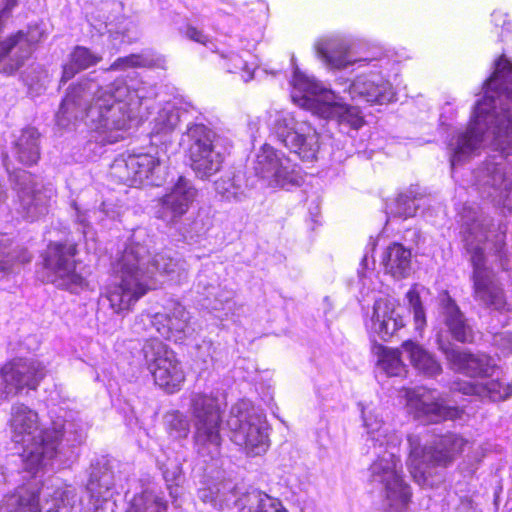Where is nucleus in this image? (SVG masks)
<instances>
[{"label":"nucleus","mask_w":512,"mask_h":512,"mask_svg":"<svg viewBox=\"0 0 512 512\" xmlns=\"http://www.w3.org/2000/svg\"><path fill=\"white\" fill-rule=\"evenodd\" d=\"M484 95L474 106L467 129L449 143L451 175L456 182L475 187L482 198L501 207L497 219L464 206L460 234L473 268L474 299L495 311L507 306L504 290L494 279L489 258L509 269L508 243L512 231L506 217L512 212V63L500 56L483 84Z\"/></svg>","instance_id":"obj_1"},{"label":"nucleus","mask_w":512,"mask_h":512,"mask_svg":"<svg viewBox=\"0 0 512 512\" xmlns=\"http://www.w3.org/2000/svg\"><path fill=\"white\" fill-rule=\"evenodd\" d=\"M153 91L136 77L117 78L102 86L88 76L71 84L56 113L59 127L69 128L85 120L90 130L83 152L93 160L104 152V147L125 138L135 118L136 110Z\"/></svg>","instance_id":"obj_2"},{"label":"nucleus","mask_w":512,"mask_h":512,"mask_svg":"<svg viewBox=\"0 0 512 512\" xmlns=\"http://www.w3.org/2000/svg\"><path fill=\"white\" fill-rule=\"evenodd\" d=\"M151 238L146 229L133 231L124 250L111 263L116 281L107 285L99 297V305L114 313L128 312L149 290L161 283L157 275L180 282L186 278L187 263L176 252L165 249L150 258Z\"/></svg>","instance_id":"obj_3"},{"label":"nucleus","mask_w":512,"mask_h":512,"mask_svg":"<svg viewBox=\"0 0 512 512\" xmlns=\"http://www.w3.org/2000/svg\"><path fill=\"white\" fill-rule=\"evenodd\" d=\"M314 48L317 58L329 69L343 70L350 66L362 69L344 90L352 100L371 105L396 101L391 78L398 76L400 62L394 54L373 47L355 56L351 41L341 36L321 38Z\"/></svg>","instance_id":"obj_4"},{"label":"nucleus","mask_w":512,"mask_h":512,"mask_svg":"<svg viewBox=\"0 0 512 512\" xmlns=\"http://www.w3.org/2000/svg\"><path fill=\"white\" fill-rule=\"evenodd\" d=\"M9 423L12 441L22 446L23 467L33 476L48 467L69 466L86 437L83 425L72 420L41 429L38 414L21 403L12 406Z\"/></svg>","instance_id":"obj_5"},{"label":"nucleus","mask_w":512,"mask_h":512,"mask_svg":"<svg viewBox=\"0 0 512 512\" xmlns=\"http://www.w3.org/2000/svg\"><path fill=\"white\" fill-rule=\"evenodd\" d=\"M181 123L185 130L180 138L190 168L200 180H210L219 173L230 152L231 141L214 127L208 117L191 104L177 106L167 102L154 119L153 132L168 134Z\"/></svg>","instance_id":"obj_6"},{"label":"nucleus","mask_w":512,"mask_h":512,"mask_svg":"<svg viewBox=\"0 0 512 512\" xmlns=\"http://www.w3.org/2000/svg\"><path fill=\"white\" fill-rule=\"evenodd\" d=\"M363 426L367 431L366 444L373 448L377 457L369 467V480L382 485L381 512H406L411 500L410 486L401 475V461L398 455L401 435L390 431L373 410H367L358 403Z\"/></svg>","instance_id":"obj_7"},{"label":"nucleus","mask_w":512,"mask_h":512,"mask_svg":"<svg viewBox=\"0 0 512 512\" xmlns=\"http://www.w3.org/2000/svg\"><path fill=\"white\" fill-rule=\"evenodd\" d=\"M438 347L452 369L481 382H465L459 391L491 401H502L512 396V383L504 378L502 369L485 353L461 350L449 341L438 339Z\"/></svg>","instance_id":"obj_8"},{"label":"nucleus","mask_w":512,"mask_h":512,"mask_svg":"<svg viewBox=\"0 0 512 512\" xmlns=\"http://www.w3.org/2000/svg\"><path fill=\"white\" fill-rule=\"evenodd\" d=\"M291 62L294 66L290 81L291 98L295 104L320 118L335 120L343 134L349 135L363 126L364 118L358 107L340 103L333 90L302 72L295 65L294 57Z\"/></svg>","instance_id":"obj_9"},{"label":"nucleus","mask_w":512,"mask_h":512,"mask_svg":"<svg viewBox=\"0 0 512 512\" xmlns=\"http://www.w3.org/2000/svg\"><path fill=\"white\" fill-rule=\"evenodd\" d=\"M197 496L217 511L230 510L236 506L238 512H288L279 499L253 487L243 490L231 479L224 477L202 481Z\"/></svg>","instance_id":"obj_10"},{"label":"nucleus","mask_w":512,"mask_h":512,"mask_svg":"<svg viewBox=\"0 0 512 512\" xmlns=\"http://www.w3.org/2000/svg\"><path fill=\"white\" fill-rule=\"evenodd\" d=\"M77 501L75 488L71 486L19 488L0 502V512H72Z\"/></svg>","instance_id":"obj_11"},{"label":"nucleus","mask_w":512,"mask_h":512,"mask_svg":"<svg viewBox=\"0 0 512 512\" xmlns=\"http://www.w3.org/2000/svg\"><path fill=\"white\" fill-rule=\"evenodd\" d=\"M227 424L231 430V440L242 447L247 455L258 456L268 449V424L265 416L249 402L235 404Z\"/></svg>","instance_id":"obj_12"},{"label":"nucleus","mask_w":512,"mask_h":512,"mask_svg":"<svg viewBox=\"0 0 512 512\" xmlns=\"http://www.w3.org/2000/svg\"><path fill=\"white\" fill-rule=\"evenodd\" d=\"M191 413L196 428L195 444L202 457L215 459L220 455L222 411L219 399L213 395L195 394L191 398Z\"/></svg>","instance_id":"obj_13"},{"label":"nucleus","mask_w":512,"mask_h":512,"mask_svg":"<svg viewBox=\"0 0 512 512\" xmlns=\"http://www.w3.org/2000/svg\"><path fill=\"white\" fill-rule=\"evenodd\" d=\"M109 176L113 181L131 187L144 183L160 186L165 181L166 166L158 151L121 154L110 165Z\"/></svg>","instance_id":"obj_14"},{"label":"nucleus","mask_w":512,"mask_h":512,"mask_svg":"<svg viewBox=\"0 0 512 512\" xmlns=\"http://www.w3.org/2000/svg\"><path fill=\"white\" fill-rule=\"evenodd\" d=\"M407 442L409 446L407 465L411 469V473H419L424 478L429 473L430 465L440 467L450 465L468 443L455 433H448L436 438L433 446L430 447L422 445L418 435H409Z\"/></svg>","instance_id":"obj_15"},{"label":"nucleus","mask_w":512,"mask_h":512,"mask_svg":"<svg viewBox=\"0 0 512 512\" xmlns=\"http://www.w3.org/2000/svg\"><path fill=\"white\" fill-rule=\"evenodd\" d=\"M139 361L153 376L154 382L167 393L180 390L185 374L176 354L157 338L146 340L139 352Z\"/></svg>","instance_id":"obj_16"},{"label":"nucleus","mask_w":512,"mask_h":512,"mask_svg":"<svg viewBox=\"0 0 512 512\" xmlns=\"http://www.w3.org/2000/svg\"><path fill=\"white\" fill-rule=\"evenodd\" d=\"M253 169L255 175L272 188L290 190L303 183L301 167L269 144H264L257 152Z\"/></svg>","instance_id":"obj_17"},{"label":"nucleus","mask_w":512,"mask_h":512,"mask_svg":"<svg viewBox=\"0 0 512 512\" xmlns=\"http://www.w3.org/2000/svg\"><path fill=\"white\" fill-rule=\"evenodd\" d=\"M76 244L50 242L43 254L49 281L57 288L78 293L86 285L85 278L76 271Z\"/></svg>","instance_id":"obj_18"},{"label":"nucleus","mask_w":512,"mask_h":512,"mask_svg":"<svg viewBox=\"0 0 512 512\" xmlns=\"http://www.w3.org/2000/svg\"><path fill=\"white\" fill-rule=\"evenodd\" d=\"M46 376L45 365L33 357H18L0 370V394L14 397L24 390H36Z\"/></svg>","instance_id":"obj_19"},{"label":"nucleus","mask_w":512,"mask_h":512,"mask_svg":"<svg viewBox=\"0 0 512 512\" xmlns=\"http://www.w3.org/2000/svg\"><path fill=\"white\" fill-rule=\"evenodd\" d=\"M11 181L19 202L17 212L23 219L34 222L48 213L51 189L44 188L34 175L25 170L15 171Z\"/></svg>","instance_id":"obj_20"},{"label":"nucleus","mask_w":512,"mask_h":512,"mask_svg":"<svg viewBox=\"0 0 512 512\" xmlns=\"http://www.w3.org/2000/svg\"><path fill=\"white\" fill-rule=\"evenodd\" d=\"M86 490L90 496L93 512H114V494H118L113 465L107 457L97 458L91 463Z\"/></svg>","instance_id":"obj_21"},{"label":"nucleus","mask_w":512,"mask_h":512,"mask_svg":"<svg viewBox=\"0 0 512 512\" xmlns=\"http://www.w3.org/2000/svg\"><path fill=\"white\" fill-rule=\"evenodd\" d=\"M198 191L193 182L179 176L176 182L157 200L155 217L167 225H176L189 211Z\"/></svg>","instance_id":"obj_22"},{"label":"nucleus","mask_w":512,"mask_h":512,"mask_svg":"<svg viewBox=\"0 0 512 512\" xmlns=\"http://www.w3.org/2000/svg\"><path fill=\"white\" fill-rule=\"evenodd\" d=\"M366 327L371 336L389 341L398 330L404 327L402 315L393 299L379 298L374 302L373 313Z\"/></svg>","instance_id":"obj_23"},{"label":"nucleus","mask_w":512,"mask_h":512,"mask_svg":"<svg viewBox=\"0 0 512 512\" xmlns=\"http://www.w3.org/2000/svg\"><path fill=\"white\" fill-rule=\"evenodd\" d=\"M140 319L143 322L148 321L164 338L177 337V339H181V335L185 336L187 333L190 317L182 304L171 300L164 307V312L141 315Z\"/></svg>","instance_id":"obj_24"},{"label":"nucleus","mask_w":512,"mask_h":512,"mask_svg":"<svg viewBox=\"0 0 512 512\" xmlns=\"http://www.w3.org/2000/svg\"><path fill=\"white\" fill-rule=\"evenodd\" d=\"M439 315L453 339L461 343L474 341L473 326L448 291L439 295Z\"/></svg>","instance_id":"obj_25"},{"label":"nucleus","mask_w":512,"mask_h":512,"mask_svg":"<svg viewBox=\"0 0 512 512\" xmlns=\"http://www.w3.org/2000/svg\"><path fill=\"white\" fill-rule=\"evenodd\" d=\"M409 406L414 410L415 418L425 423H437L441 420L455 419L460 411L456 407L444 405L435 391L423 390L409 399Z\"/></svg>","instance_id":"obj_26"},{"label":"nucleus","mask_w":512,"mask_h":512,"mask_svg":"<svg viewBox=\"0 0 512 512\" xmlns=\"http://www.w3.org/2000/svg\"><path fill=\"white\" fill-rule=\"evenodd\" d=\"M19 37L21 34L15 33L0 41V73L14 74L32 55L28 44Z\"/></svg>","instance_id":"obj_27"},{"label":"nucleus","mask_w":512,"mask_h":512,"mask_svg":"<svg viewBox=\"0 0 512 512\" xmlns=\"http://www.w3.org/2000/svg\"><path fill=\"white\" fill-rule=\"evenodd\" d=\"M319 138L317 130L306 121L300 124L298 131L294 132L284 146L297 154L301 160L313 161L317 159L320 150Z\"/></svg>","instance_id":"obj_28"},{"label":"nucleus","mask_w":512,"mask_h":512,"mask_svg":"<svg viewBox=\"0 0 512 512\" xmlns=\"http://www.w3.org/2000/svg\"><path fill=\"white\" fill-rule=\"evenodd\" d=\"M14 157L24 165H33L40 158V133L34 127L22 129L12 142Z\"/></svg>","instance_id":"obj_29"},{"label":"nucleus","mask_w":512,"mask_h":512,"mask_svg":"<svg viewBox=\"0 0 512 512\" xmlns=\"http://www.w3.org/2000/svg\"><path fill=\"white\" fill-rule=\"evenodd\" d=\"M126 512H168V502L158 486L147 485L134 494Z\"/></svg>","instance_id":"obj_30"},{"label":"nucleus","mask_w":512,"mask_h":512,"mask_svg":"<svg viewBox=\"0 0 512 512\" xmlns=\"http://www.w3.org/2000/svg\"><path fill=\"white\" fill-rule=\"evenodd\" d=\"M102 60V56L93 52L91 49L77 45L68 56V61L62 67L60 85L67 83L79 72L97 65Z\"/></svg>","instance_id":"obj_31"},{"label":"nucleus","mask_w":512,"mask_h":512,"mask_svg":"<svg viewBox=\"0 0 512 512\" xmlns=\"http://www.w3.org/2000/svg\"><path fill=\"white\" fill-rule=\"evenodd\" d=\"M411 250L394 242L383 253L382 263L387 273L395 279H403L411 272Z\"/></svg>","instance_id":"obj_32"},{"label":"nucleus","mask_w":512,"mask_h":512,"mask_svg":"<svg viewBox=\"0 0 512 512\" xmlns=\"http://www.w3.org/2000/svg\"><path fill=\"white\" fill-rule=\"evenodd\" d=\"M403 353L406 354L411 364L422 374L435 377L442 372V367L436 358L419 344L412 340L402 343Z\"/></svg>","instance_id":"obj_33"},{"label":"nucleus","mask_w":512,"mask_h":512,"mask_svg":"<svg viewBox=\"0 0 512 512\" xmlns=\"http://www.w3.org/2000/svg\"><path fill=\"white\" fill-rule=\"evenodd\" d=\"M305 122L306 120H300L298 115L286 110L269 111L267 119L269 129L284 145L288 143L294 132L298 131L300 124Z\"/></svg>","instance_id":"obj_34"},{"label":"nucleus","mask_w":512,"mask_h":512,"mask_svg":"<svg viewBox=\"0 0 512 512\" xmlns=\"http://www.w3.org/2000/svg\"><path fill=\"white\" fill-rule=\"evenodd\" d=\"M202 306L214 318L223 321L234 315L236 302L234 301V292L232 290H219L202 300Z\"/></svg>","instance_id":"obj_35"},{"label":"nucleus","mask_w":512,"mask_h":512,"mask_svg":"<svg viewBox=\"0 0 512 512\" xmlns=\"http://www.w3.org/2000/svg\"><path fill=\"white\" fill-rule=\"evenodd\" d=\"M215 191L222 200L241 202L246 198L244 177L239 173H226L214 183Z\"/></svg>","instance_id":"obj_36"},{"label":"nucleus","mask_w":512,"mask_h":512,"mask_svg":"<svg viewBox=\"0 0 512 512\" xmlns=\"http://www.w3.org/2000/svg\"><path fill=\"white\" fill-rule=\"evenodd\" d=\"M424 203L425 198L416 189L410 188L400 193L395 201L387 207V214L404 219L413 217Z\"/></svg>","instance_id":"obj_37"},{"label":"nucleus","mask_w":512,"mask_h":512,"mask_svg":"<svg viewBox=\"0 0 512 512\" xmlns=\"http://www.w3.org/2000/svg\"><path fill=\"white\" fill-rule=\"evenodd\" d=\"M32 259L31 253L19 245L9 247L0 239V272H14L22 264L29 263Z\"/></svg>","instance_id":"obj_38"},{"label":"nucleus","mask_w":512,"mask_h":512,"mask_svg":"<svg viewBox=\"0 0 512 512\" xmlns=\"http://www.w3.org/2000/svg\"><path fill=\"white\" fill-rule=\"evenodd\" d=\"M211 219L204 211H198L195 217L187 218L178 229L184 241L197 243L210 229Z\"/></svg>","instance_id":"obj_39"},{"label":"nucleus","mask_w":512,"mask_h":512,"mask_svg":"<svg viewBox=\"0 0 512 512\" xmlns=\"http://www.w3.org/2000/svg\"><path fill=\"white\" fill-rule=\"evenodd\" d=\"M379 357L377 366L389 377H400L405 375L406 366L402 361V357H406V354L401 350H393L383 346L379 347Z\"/></svg>","instance_id":"obj_40"},{"label":"nucleus","mask_w":512,"mask_h":512,"mask_svg":"<svg viewBox=\"0 0 512 512\" xmlns=\"http://www.w3.org/2000/svg\"><path fill=\"white\" fill-rule=\"evenodd\" d=\"M163 478L166 482L167 489L169 490L170 497L176 501L181 493L179 483L182 479L181 466L175 462H168L160 466Z\"/></svg>","instance_id":"obj_41"},{"label":"nucleus","mask_w":512,"mask_h":512,"mask_svg":"<svg viewBox=\"0 0 512 512\" xmlns=\"http://www.w3.org/2000/svg\"><path fill=\"white\" fill-rule=\"evenodd\" d=\"M16 34H21L19 38L28 44L30 52L33 53L36 45L48 37L47 25L43 21L31 23L26 30H19Z\"/></svg>","instance_id":"obj_42"},{"label":"nucleus","mask_w":512,"mask_h":512,"mask_svg":"<svg viewBox=\"0 0 512 512\" xmlns=\"http://www.w3.org/2000/svg\"><path fill=\"white\" fill-rule=\"evenodd\" d=\"M406 299L413 313L415 328L417 331H422L426 326V313L416 285L407 291Z\"/></svg>","instance_id":"obj_43"},{"label":"nucleus","mask_w":512,"mask_h":512,"mask_svg":"<svg viewBox=\"0 0 512 512\" xmlns=\"http://www.w3.org/2000/svg\"><path fill=\"white\" fill-rule=\"evenodd\" d=\"M227 71L230 73H239L244 82H248L253 79L255 67L253 64H249L242 56L237 53H231L226 57Z\"/></svg>","instance_id":"obj_44"},{"label":"nucleus","mask_w":512,"mask_h":512,"mask_svg":"<svg viewBox=\"0 0 512 512\" xmlns=\"http://www.w3.org/2000/svg\"><path fill=\"white\" fill-rule=\"evenodd\" d=\"M166 421L171 435L175 438H185L190 431V423L187 417L179 411H174L166 416Z\"/></svg>","instance_id":"obj_45"},{"label":"nucleus","mask_w":512,"mask_h":512,"mask_svg":"<svg viewBox=\"0 0 512 512\" xmlns=\"http://www.w3.org/2000/svg\"><path fill=\"white\" fill-rule=\"evenodd\" d=\"M72 209L74 210L75 221L79 225V230L81 231L83 237L86 240L93 239L94 233L92 232L88 219L91 217V213L95 215L97 214V211L81 210L75 201L72 203Z\"/></svg>","instance_id":"obj_46"},{"label":"nucleus","mask_w":512,"mask_h":512,"mask_svg":"<svg viewBox=\"0 0 512 512\" xmlns=\"http://www.w3.org/2000/svg\"><path fill=\"white\" fill-rule=\"evenodd\" d=\"M195 287L197 293L203 295L204 298L214 295V293L219 290H223L219 287L217 279L209 277L204 271L197 275Z\"/></svg>","instance_id":"obj_47"},{"label":"nucleus","mask_w":512,"mask_h":512,"mask_svg":"<svg viewBox=\"0 0 512 512\" xmlns=\"http://www.w3.org/2000/svg\"><path fill=\"white\" fill-rule=\"evenodd\" d=\"M203 350H207V358L203 359L204 364L223 362L224 352L219 348V345H215L211 340L204 339L197 346L198 354H202Z\"/></svg>","instance_id":"obj_48"},{"label":"nucleus","mask_w":512,"mask_h":512,"mask_svg":"<svg viewBox=\"0 0 512 512\" xmlns=\"http://www.w3.org/2000/svg\"><path fill=\"white\" fill-rule=\"evenodd\" d=\"M146 60L137 54L117 58L108 70H121L129 67L145 66Z\"/></svg>","instance_id":"obj_49"},{"label":"nucleus","mask_w":512,"mask_h":512,"mask_svg":"<svg viewBox=\"0 0 512 512\" xmlns=\"http://www.w3.org/2000/svg\"><path fill=\"white\" fill-rule=\"evenodd\" d=\"M19 5V0H0V34L13 10Z\"/></svg>","instance_id":"obj_50"},{"label":"nucleus","mask_w":512,"mask_h":512,"mask_svg":"<svg viewBox=\"0 0 512 512\" xmlns=\"http://www.w3.org/2000/svg\"><path fill=\"white\" fill-rule=\"evenodd\" d=\"M185 35L190 40L201 43L203 45H207L209 42L208 36L205 35L202 30H199L191 25L186 27Z\"/></svg>","instance_id":"obj_51"},{"label":"nucleus","mask_w":512,"mask_h":512,"mask_svg":"<svg viewBox=\"0 0 512 512\" xmlns=\"http://www.w3.org/2000/svg\"><path fill=\"white\" fill-rule=\"evenodd\" d=\"M491 21H492V23L494 24L495 27L502 28V31L499 34V38H500V40H502V34H503V32L505 30H508V28L506 26L509 25V22H508V19H507V14L503 13L501 11H494L491 14Z\"/></svg>","instance_id":"obj_52"},{"label":"nucleus","mask_w":512,"mask_h":512,"mask_svg":"<svg viewBox=\"0 0 512 512\" xmlns=\"http://www.w3.org/2000/svg\"><path fill=\"white\" fill-rule=\"evenodd\" d=\"M456 512H481L475 505L472 499L464 497L460 499V503L456 508Z\"/></svg>","instance_id":"obj_53"},{"label":"nucleus","mask_w":512,"mask_h":512,"mask_svg":"<svg viewBox=\"0 0 512 512\" xmlns=\"http://www.w3.org/2000/svg\"><path fill=\"white\" fill-rule=\"evenodd\" d=\"M482 455H480L478 452L476 456L474 457L473 461L469 463L467 467H463L462 470L466 472L467 474H472L476 471L478 468V464L481 461Z\"/></svg>","instance_id":"obj_54"},{"label":"nucleus","mask_w":512,"mask_h":512,"mask_svg":"<svg viewBox=\"0 0 512 512\" xmlns=\"http://www.w3.org/2000/svg\"><path fill=\"white\" fill-rule=\"evenodd\" d=\"M502 347L508 351V353H512V334H506L501 338Z\"/></svg>","instance_id":"obj_55"},{"label":"nucleus","mask_w":512,"mask_h":512,"mask_svg":"<svg viewBox=\"0 0 512 512\" xmlns=\"http://www.w3.org/2000/svg\"><path fill=\"white\" fill-rule=\"evenodd\" d=\"M100 213H103L107 217H112L110 213L106 210V204L102 203V209L99 211Z\"/></svg>","instance_id":"obj_56"},{"label":"nucleus","mask_w":512,"mask_h":512,"mask_svg":"<svg viewBox=\"0 0 512 512\" xmlns=\"http://www.w3.org/2000/svg\"><path fill=\"white\" fill-rule=\"evenodd\" d=\"M367 260H368V256H367V254H365L364 257L361 260V266L362 267L365 268L367 266Z\"/></svg>","instance_id":"obj_57"},{"label":"nucleus","mask_w":512,"mask_h":512,"mask_svg":"<svg viewBox=\"0 0 512 512\" xmlns=\"http://www.w3.org/2000/svg\"><path fill=\"white\" fill-rule=\"evenodd\" d=\"M198 356H199L200 358H202V360H203L204 358H207V350H203V351H202V354H198Z\"/></svg>","instance_id":"obj_58"},{"label":"nucleus","mask_w":512,"mask_h":512,"mask_svg":"<svg viewBox=\"0 0 512 512\" xmlns=\"http://www.w3.org/2000/svg\"><path fill=\"white\" fill-rule=\"evenodd\" d=\"M440 122H441L442 125L445 123L444 120H443V115L440 116Z\"/></svg>","instance_id":"obj_59"},{"label":"nucleus","mask_w":512,"mask_h":512,"mask_svg":"<svg viewBox=\"0 0 512 512\" xmlns=\"http://www.w3.org/2000/svg\"><path fill=\"white\" fill-rule=\"evenodd\" d=\"M103 24L105 25V27H107V21L106 20L103 21Z\"/></svg>","instance_id":"obj_60"}]
</instances>
